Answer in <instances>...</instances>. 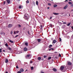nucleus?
Returning a JSON list of instances; mask_svg holds the SVG:
<instances>
[{"label":"nucleus","mask_w":73,"mask_h":73,"mask_svg":"<svg viewBox=\"0 0 73 73\" xmlns=\"http://www.w3.org/2000/svg\"><path fill=\"white\" fill-rule=\"evenodd\" d=\"M60 69H61V71L63 72H66V67L61 66L60 67Z\"/></svg>","instance_id":"nucleus-1"},{"label":"nucleus","mask_w":73,"mask_h":73,"mask_svg":"<svg viewBox=\"0 0 73 73\" xmlns=\"http://www.w3.org/2000/svg\"><path fill=\"white\" fill-rule=\"evenodd\" d=\"M28 17H29V15L27 14H25L24 15V18L26 19V20H28Z\"/></svg>","instance_id":"nucleus-2"},{"label":"nucleus","mask_w":73,"mask_h":73,"mask_svg":"<svg viewBox=\"0 0 73 73\" xmlns=\"http://www.w3.org/2000/svg\"><path fill=\"white\" fill-rule=\"evenodd\" d=\"M31 56L30 54L27 55L26 56V57L27 59H30V58H31Z\"/></svg>","instance_id":"nucleus-3"},{"label":"nucleus","mask_w":73,"mask_h":73,"mask_svg":"<svg viewBox=\"0 0 73 73\" xmlns=\"http://www.w3.org/2000/svg\"><path fill=\"white\" fill-rule=\"evenodd\" d=\"M68 65H72V63H71L70 62H68Z\"/></svg>","instance_id":"nucleus-4"},{"label":"nucleus","mask_w":73,"mask_h":73,"mask_svg":"<svg viewBox=\"0 0 73 73\" xmlns=\"http://www.w3.org/2000/svg\"><path fill=\"white\" fill-rule=\"evenodd\" d=\"M68 5H66L64 7V9H66L67 8H68Z\"/></svg>","instance_id":"nucleus-5"},{"label":"nucleus","mask_w":73,"mask_h":73,"mask_svg":"<svg viewBox=\"0 0 73 73\" xmlns=\"http://www.w3.org/2000/svg\"><path fill=\"white\" fill-rule=\"evenodd\" d=\"M13 26L12 25L10 24L8 25V27L9 28H11V27H12Z\"/></svg>","instance_id":"nucleus-6"},{"label":"nucleus","mask_w":73,"mask_h":73,"mask_svg":"<svg viewBox=\"0 0 73 73\" xmlns=\"http://www.w3.org/2000/svg\"><path fill=\"white\" fill-rule=\"evenodd\" d=\"M56 42H57V41L56 40H54L53 41L52 43H53V44H55Z\"/></svg>","instance_id":"nucleus-7"},{"label":"nucleus","mask_w":73,"mask_h":73,"mask_svg":"<svg viewBox=\"0 0 73 73\" xmlns=\"http://www.w3.org/2000/svg\"><path fill=\"white\" fill-rule=\"evenodd\" d=\"M52 70L53 71H54V72H57V69H56L55 68H53L52 69Z\"/></svg>","instance_id":"nucleus-8"},{"label":"nucleus","mask_w":73,"mask_h":73,"mask_svg":"<svg viewBox=\"0 0 73 73\" xmlns=\"http://www.w3.org/2000/svg\"><path fill=\"white\" fill-rule=\"evenodd\" d=\"M54 15H59V13H53Z\"/></svg>","instance_id":"nucleus-9"},{"label":"nucleus","mask_w":73,"mask_h":73,"mask_svg":"<svg viewBox=\"0 0 73 73\" xmlns=\"http://www.w3.org/2000/svg\"><path fill=\"white\" fill-rule=\"evenodd\" d=\"M37 40L38 41V42H40L41 39H38Z\"/></svg>","instance_id":"nucleus-10"},{"label":"nucleus","mask_w":73,"mask_h":73,"mask_svg":"<svg viewBox=\"0 0 73 73\" xmlns=\"http://www.w3.org/2000/svg\"><path fill=\"white\" fill-rule=\"evenodd\" d=\"M24 50L26 52V51H27V48L26 47H25L24 49Z\"/></svg>","instance_id":"nucleus-11"},{"label":"nucleus","mask_w":73,"mask_h":73,"mask_svg":"<svg viewBox=\"0 0 73 73\" xmlns=\"http://www.w3.org/2000/svg\"><path fill=\"white\" fill-rule=\"evenodd\" d=\"M8 62V60L7 59H6V60L5 61V63H7Z\"/></svg>","instance_id":"nucleus-12"},{"label":"nucleus","mask_w":73,"mask_h":73,"mask_svg":"<svg viewBox=\"0 0 73 73\" xmlns=\"http://www.w3.org/2000/svg\"><path fill=\"white\" fill-rule=\"evenodd\" d=\"M9 42L11 43H13V41L10 40V39L9 40Z\"/></svg>","instance_id":"nucleus-13"},{"label":"nucleus","mask_w":73,"mask_h":73,"mask_svg":"<svg viewBox=\"0 0 73 73\" xmlns=\"http://www.w3.org/2000/svg\"><path fill=\"white\" fill-rule=\"evenodd\" d=\"M20 72H23L24 71V70L23 68H21L20 69Z\"/></svg>","instance_id":"nucleus-14"},{"label":"nucleus","mask_w":73,"mask_h":73,"mask_svg":"<svg viewBox=\"0 0 73 73\" xmlns=\"http://www.w3.org/2000/svg\"><path fill=\"white\" fill-rule=\"evenodd\" d=\"M7 3H8V4H9V3H10V0H7Z\"/></svg>","instance_id":"nucleus-15"},{"label":"nucleus","mask_w":73,"mask_h":73,"mask_svg":"<svg viewBox=\"0 0 73 73\" xmlns=\"http://www.w3.org/2000/svg\"><path fill=\"white\" fill-rule=\"evenodd\" d=\"M41 59V58L40 57H38V60H40Z\"/></svg>","instance_id":"nucleus-16"},{"label":"nucleus","mask_w":73,"mask_h":73,"mask_svg":"<svg viewBox=\"0 0 73 73\" xmlns=\"http://www.w3.org/2000/svg\"><path fill=\"white\" fill-rule=\"evenodd\" d=\"M26 3L27 4H28L29 3V1L28 0H27V1H26Z\"/></svg>","instance_id":"nucleus-17"},{"label":"nucleus","mask_w":73,"mask_h":73,"mask_svg":"<svg viewBox=\"0 0 73 73\" xmlns=\"http://www.w3.org/2000/svg\"><path fill=\"white\" fill-rule=\"evenodd\" d=\"M38 2L37 1H36V5H38Z\"/></svg>","instance_id":"nucleus-18"},{"label":"nucleus","mask_w":73,"mask_h":73,"mask_svg":"<svg viewBox=\"0 0 73 73\" xmlns=\"http://www.w3.org/2000/svg\"><path fill=\"white\" fill-rule=\"evenodd\" d=\"M51 47H52V45L51 44H50V45H49V47L50 48H51Z\"/></svg>","instance_id":"nucleus-19"},{"label":"nucleus","mask_w":73,"mask_h":73,"mask_svg":"<svg viewBox=\"0 0 73 73\" xmlns=\"http://www.w3.org/2000/svg\"><path fill=\"white\" fill-rule=\"evenodd\" d=\"M49 26L50 27L52 28V24H50L49 25Z\"/></svg>","instance_id":"nucleus-20"},{"label":"nucleus","mask_w":73,"mask_h":73,"mask_svg":"<svg viewBox=\"0 0 73 73\" xmlns=\"http://www.w3.org/2000/svg\"><path fill=\"white\" fill-rule=\"evenodd\" d=\"M5 46H7V47H8V43H7L5 44Z\"/></svg>","instance_id":"nucleus-21"},{"label":"nucleus","mask_w":73,"mask_h":73,"mask_svg":"<svg viewBox=\"0 0 73 73\" xmlns=\"http://www.w3.org/2000/svg\"><path fill=\"white\" fill-rule=\"evenodd\" d=\"M57 6V5H54V7H56Z\"/></svg>","instance_id":"nucleus-22"},{"label":"nucleus","mask_w":73,"mask_h":73,"mask_svg":"<svg viewBox=\"0 0 73 73\" xmlns=\"http://www.w3.org/2000/svg\"><path fill=\"white\" fill-rule=\"evenodd\" d=\"M25 45H26V46H28V43L26 42L25 43Z\"/></svg>","instance_id":"nucleus-23"},{"label":"nucleus","mask_w":73,"mask_h":73,"mask_svg":"<svg viewBox=\"0 0 73 73\" xmlns=\"http://www.w3.org/2000/svg\"><path fill=\"white\" fill-rule=\"evenodd\" d=\"M19 32V31H16V33H18Z\"/></svg>","instance_id":"nucleus-24"},{"label":"nucleus","mask_w":73,"mask_h":73,"mask_svg":"<svg viewBox=\"0 0 73 73\" xmlns=\"http://www.w3.org/2000/svg\"><path fill=\"white\" fill-rule=\"evenodd\" d=\"M68 3L69 4H72V3L70 2H69Z\"/></svg>","instance_id":"nucleus-25"},{"label":"nucleus","mask_w":73,"mask_h":73,"mask_svg":"<svg viewBox=\"0 0 73 73\" xmlns=\"http://www.w3.org/2000/svg\"><path fill=\"white\" fill-rule=\"evenodd\" d=\"M46 57H47V56L46 55V56H44V58H46Z\"/></svg>","instance_id":"nucleus-26"},{"label":"nucleus","mask_w":73,"mask_h":73,"mask_svg":"<svg viewBox=\"0 0 73 73\" xmlns=\"http://www.w3.org/2000/svg\"><path fill=\"white\" fill-rule=\"evenodd\" d=\"M51 57H49L48 58V60H49L51 59Z\"/></svg>","instance_id":"nucleus-27"},{"label":"nucleus","mask_w":73,"mask_h":73,"mask_svg":"<svg viewBox=\"0 0 73 73\" xmlns=\"http://www.w3.org/2000/svg\"><path fill=\"white\" fill-rule=\"evenodd\" d=\"M8 49L9 50H11V48L10 47H8Z\"/></svg>","instance_id":"nucleus-28"},{"label":"nucleus","mask_w":73,"mask_h":73,"mask_svg":"<svg viewBox=\"0 0 73 73\" xmlns=\"http://www.w3.org/2000/svg\"><path fill=\"white\" fill-rule=\"evenodd\" d=\"M70 25V23H69L67 24V26H69Z\"/></svg>","instance_id":"nucleus-29"},{"label":"nucleus","mask_w":73,"mask_h":73,"mask_svg":"<svg viewBox=\"0 0 73 73\" xmlns=\"http://www.w3.org/2000/svg\"><path fill=\"white\" fill-rule=\"evenodd\" d=\"M31 70H33V67H31Z\"/></svg>","instance_id":"nucleus-30"},{"label":"nucleus","mask_w":73,"mask_h":73,"mask_svg":"<svg viewBox=\"0 0 73 73\" xmlns=\"http://www.w3.org/2000/svg\"><path fill=\"white\" fill-rule=\"evenodd\" d=\"M59 57H61V54H59Z\"/></svg>","instance_id":"nucleus-31"},{"label":"nucleus","mask_w":73,"mask_h":73,"mask_svg":"<svg viewBox=\"0 0 73 73\" xmlns=\"http://www.w3.org/2000/svg\"><path fill=\"white\" fill-rule=\"evenodd\" d=\"M48 5H50V6H51V4L50 3H48Z\"/></svg>","instance_id":"nucleus-32"},{"label":"nucleus","mask_w":73,"mask_h":73,"mask_svg":"<svg viewBox=\"0 0 73 73\" xmlns=\"http://www.w3.org/2000/svg\"><path fill=\"white\" fill-rule=\"evenodd\" d=\"M2 49L1 48H0V52H2Z\"/></svg>","instance_id":"nucleus-33"},{"label":"nucleus","mask_w":73,"mask_h":73,"mask_svg":"<svg viewBox=\"0 0 73 73\" xmlns=\"http://www.w3.org/2000/svg\"><path fill=\"white\" fill-rule=\"evenodd\" d=\"M20 54V52H17V54Z\"/></svg>","instance_id":"nucleus-34"},{"label":"nucleus","mask_w":73,"mask_h":73,"mask_svg":"<svg viewBox=\"0 0 73 73\" xmlns=\"http://www.w3.org/2000/svg\"><path fill=\"white\" fill-rule=\"evenodd\" d=\"M19 8L20 9H21V6H19Z\"/></svg>","instance_id":"nucleus-35"},{"label":"nucleus","mask_w":73,"mask_h":73,"mask_svg":"<svg viewBox=\"0 0 73 73\" xmlns=\"http://www.w3.org/2000/svg\"><path fill=\"white\" fill-rule=\"evenodd\" d=\"M63 24H66V22H63Z\"/></svg>","instance_id":"nucleus-36"},{"label":"nucleus","mask_w":73,"mask_h":73,"mask_svg":"<svg viewBox=\"0 0 73 73\" xmlns=\"http://www.w3.org/2000/svg\"><path fill=\"white\" fill-rule=\"evenodd\" d=\"M59 41H60V42L61 41V39L60 38H59Z\"/></svg>","instance_id":"nucleus-37"},{"label":"nucleus","mask_w":73,"mask_h":73,"mask_svg":"<svg viewBox=\"0 0 73 73\" xmlns=\"http://www.w3.org/2000/svg\"><path fill=\"white\" fill-rule=\"evenodd\" d=\"M16 68H17V69H19V67H18V66H16Z\"/></svg>","instance_id":"nucleus-38"},{"label":"nucleus","mask_w":73,"mask_h":73,"mask_svg":"<svg viewBox=\"0 0 73 73\" xmlns=\"http://www.w3.org/2000/svg\"><path fill=\"white\" fill-rule=\"evenodd\" d=\"M70 7H73V4H72L71 5Z\"/></svg>","instance_id":"nucleus-39"},{"label":"nucleus","mask_w":73,"mask_h":73,"mask_svg":"<svg viewBox=\"0 0 73 73\" xmlns=\"http://www.w3.org/2000/svg\"><path fill=\"white\" fill-rule=\"evenodd\" d=\"M10 33H11V34H12V33H13V32L12 31H11V32Z\"/></svg>","instance_id":"nucleus-40"},{"label":"nucleus","mask_w":73,"mask_h":73,"mask_svg":"<svg viewBox=\"0 0 73 73\" xmlns=\"http://www.w3.org/2000/svg\"><path fill=\"white\" fill-rule=\"evenodd\" d=\"M18 73H21V71H18L17 72Z\"/></svg>","instance_id":"nucleus-41"},{"label":"nucleus","mask_w":73,"mask_h":73,"mask_svg":"<svg viewBox=\"0 0 73 73\" xmlns=\"http://www.w3.org/2000/svg\"><path fill=\"white\" fill-rule=\"evenodd\" d=\"M5 1H4V2H3V5H5Z\"/></svg>","instance_id":"nucleus-42"},{"label":"nucleus","mask_w":73,"mask_h":73,"mask_svg":"<svg viewBox=\"0 0 73 73\" xmlns=\"http://www.w3.org/2000/svg\"><path fill=\"white\" fill-rule=\"evenodd\" d=\"M18 27H21V25H19Z\"/></svg>","instance_id":"nucleus-43"},{"label":"nucleus","mask_w":73,"mask_h":73,"mask_svg":"<svg viewBox=\"0 0 73 73\" xmlns=\"http://www.w3.org/2000/svg\"><path fill=\"white\" fill-rule=\"evenodd\" d=\"M17 36H19V35H17L15 36V37H17Z\"/></svg>","instance_id":"nucleus-44"},{"label":"nucleus","mask_w":73,"mask_h":73,"mask_svg":"<svg viewBox=\"0 0 73 73\" xmlns=\"http://www.w3.org/2000/svg\"><path fill=\"white\" fill-rule=\"evenodd\" d=\"M33 62V61H31L30 62V63H31V64H32V63Z\"/></svg>","instance_id":"nucleus-45"},{"label":"nucleus","mask_w":73,"mask_h":73,"mask_svg":"<svg viewBox=\"0 0 73 73\" xmlns=\"http://www.w3.org/2000/svg\"><path fill=\"white\" fill-rule=\"evenodd\" d=\"M71 38H73V34L71 36Z\"/></svg>","instance_id":"nucleus-46"},{"label":"nucleus","mask_w":73,"mask_h":73,"mask_svg":"<svg viewBox=\"0 0 73 73\" xmlns=\"http://www.w3.org/2000/svg\"><path fill=\"white\" fill-rule=\"evenodd\" d=\"M14 34H16V31L15 32V31H14Z\"/></svg>","instance_id":"nucleus-47"},{"label":"nucleus","mask_w":73,"mask_h":73,"mask_svg":"<svg viewBox=\"0 0 73 73\" xmlns=\"http://www.w3.org/2000/svg\"><path fill=\"white\" fill-rule=\"evenodd\" d=\"M40 73H44V72H42V71H41L40 72Z\"/></svg>","instance_id":"nucleus-48"},{"label":"nucleus","mask_w":73,"mask_h":73,"mask_svg":"<svg viewBox=\"0 0 73 73\" xmlns=\"http://www.w3.org/2000/svg\"><path fill=\"white\" fill-rule=\"evenodd\" d=\"M52 18V17H51L50 18V19H51Z\"/></svg>","instance_id":"nucleus-49"},{"label":"nucleus","mask_w":73,"mask_h":73,"mask_svg":"<svg viewBox=\"0 0 73 73\" xmlns=\"http://www.w3.org/2000/svg\"><path fill=\"white\" fill-rule=\"evenodd\" d=\"M71 28H72V29H73V26L71 27Z\"/></svg>","instance_id":"nucleus-50"},{"label":"nucleus","mask_w":73,"mask_h":73,"mask_svg":"<svg viewBox=\"0 0 73 73\" xmlns=\"http://www.w3.org/2000/svg\"><path fill=\"white\" fill-rule=\"evenodd\" d=\"M68 1V0H66V1H65V2H66V1Z\"/></svg>","instance_id":"nucleus-51"},{"label":"nucleus","mask_w":73,"mask_h":73,"mask_svg":"<svg viewBox=\"0 0 73 73\" xmlns=\"http://www.w3.org/2000/svg\"><path fill=\"white\" fill-rule=\"evenodd\" d=\"M41 28H42V25L40 26Z\"/></svg>","instance_id":"nucleus-52"},{"label":"nucleus","mask_w":73,"mask_h":73,"mask_svg":"<svg viewBox=\"0 0 73 73\" xmlns=\"http://www.w3.org/2000/svg\"><path fill=\"white\" fill-rule=\"evenodd\" d=\"M28 33L29 35H30L29 32V31H28Z\"/></svg>","instance_id":"nucleus-53"},{"label":"nucleus","mask_w":73,"mask_h":73,"mask_svg":"<svg viewBox=\"0 0 73 73\" xmlns=\"http://www.w3.org/2000/svg\"><path fill=\"white\" fill-rule=\"evenodd\" d=\"M47 9H49V7H48Z\"/></svg>","instance_id":"nucleus-54"},{"label":"nucleus","mask_w":73,"mask_h":73,"mask_svg":"<svg viewBox=\"0 0 73 73\" xmlns=\"http://www.w3.org/2000/svg\"><path fill=\"white\" fill-rule=\"evenodd\" d=\"M68 38H69V36H68Z\"/></svg>","instance_id":"nucleus-55"},{"label":"nucleus","mask_w":73,"mask_h":73,"mask_svg":"<svg viewBox=\"0 0 73 73\" xmlns=\"http://www.w3.org/2000/svg\"><path fill=\"white\" fill-rule=\"evenodd\" d=\"M49 50H51V49H49Z\"/></svg>","instance_id":"nucleus-56"},{"label":"nucleus","mask_w":73,"mask_h":73,"mask_svg":"<svg viewBox=\"0 0 73 73\" xmlns=\"http://www.w3.org/2000/svg\"><path fill=\"white\" fill-rule=\"evenodd\" d=\"M3 52H5V50H3Z\"/></svg>","instance_id":"nucleus-57"},{"label":"nucleus","mask_w":73,"mask_h":73,"mask_svg":"<svg viewBox=\"0 0 73 73\" xmlns=\"http://www.w3.org/2000/svg\"><path fill=\"white\" fill-rule=\"evenodd\" d=\"M28 70H26L25 71V72H27Z\"/></svg>","instance_id":"nucleus-58"},{"label":"nucleus","mask_w":73,"mask_h":73,"mask_svg":"<svg viewBox=\"0 0 73 73\" xmlns=\"http://www.w3.org/2000/svg\"><path fill=\"white\" fill-rule=\"evenodd\" d=\"M42 27H41V28H40V29H42Z\"/></svg>","instance_id":"nucleus-59"},{"label":"nucleus","mask_w":73,"mask_h":73,"mask_svg":"<svg viewBox=\"0 0 73 73\" xmlns=\"http://www.w3.org/2000/svg\"><path fill=\"white\" fill-rule=\"evenodd\" d=\"M51 49H52V50H53V49H54L53 48H51Z\"/></svg>","instance_id":"nucleus-60"},{"label":"nucleus","mask_w":73,"mask_h":73,"mask_svg":"<svg viewBox=\"0 0 73 73\" xmlns=\"http://www.w3.org/2000/svg\"><path fill=\"white\" fill-rule=\"evenodd\" d=\"M5 73H8V72H6Z\"/></svg>","instance_id":"nucleus-61"},{"label":"nucleus","mask_w":73,"mask_h":73,"mask_svg":"<svg viewBox=\"0 0 73 73\" xmlns=\"http://www.w3.org/2000/svg\"><path fill=\"white\" fill-rule=\"evenodd\" d=\"M70 16V14H69V16Z\"/></svg>","instance_id":"nucleus-62"},{"label":"nucleus","mask_w":73,"mask_h":73,"mask_svg":"<svg viewBox=\"0 0 73 73\" xmlns=\"http://www.w3.org/2000/svg\"><path fill=\"white\" fill-rule=\"evenodd\" d=\"M17 1H20V0H17Z\"/></svg>","instance_id":"nucleus-63"},{"label":"nucleus","mask_w":73,"mask_h":73,"mask_svg":"<svg viewBox=\"0 0 73 73\" xmlns=\"http://www.w3.org/2000/svg\"><path fill=\"white\" fill-rule=\"evenodd\" d=\"M63 22H64V21H62V23H63Z\"/></svg>","instance_id":"nucleus-64"}]
</instances>
